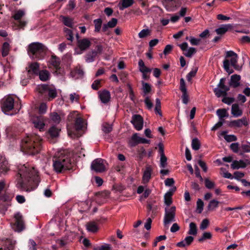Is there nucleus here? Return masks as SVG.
Instances as JSON below:
<instances>
[{
  "label": "nucleus",
  "mask_w": 250,
  "mask_h": 250,
  "mask_svg": "<svg viewBox=\"0 0 250 250\" xmlns=\"http://www.w3.org/2000/svg\"><path fill=\"white\" fill-rule=\"evenodd\" d=\"M104 50V47L101 44H97L95 46V49L87 52L84 56L85 62H93L96 58L102 54Z\"/></svg>",
  "instance_id": "6e6552de"
},
{
  "label": "nucleus",
  "mask_w": 250,
  "mask_h": 250,
  "mask_svg": "<svg viewBox=\"0 0 250 250\" xmlns=\"http://www.w3.org/2000/svg\"><path fill=\"white\" fill-rule=\"evenodd\" d=\"M241 148L243 149V152L240 151L239 153L240 155H243L244 152H250V143H248L246 144H242Z\"/></svg>",
  "instance_id": "603ef678"
},
{
  "label": "nucleus",
  "mask_w": 250,
  "mask_h": 250,
  "mask_svg": "<svg viewBox=\"0 0 250 250\" xmlns=\"http://www.w3.org/2000/svg\"><path fill=\"white\" fill-rule=\"evenodd\" d=\"M93 250H111V248L110 245L104 244L100 247H94Z\"/></svg>",
  "instance_id": "338daca9"
},
{
  "label": "nucleus",
  "mask_w": 250,
  "mask_h": 250,
  "mask_svg": "<svg viewBox=\"0 0 250 250\" xmlns=\"http://www.w3.org/2000/svg\"><path fill=\"white\" fill-rule=\"evenodd\" d=\"M25 15V12L24 10L20 9L19 10H17L15 12L14 15H13V17L14 19V20L16 21H18L19 26L21 27H24L26 24V22L24 21H22L21 20V18L24 16Z\"/></svg>",
  "instance_id": "aec40b11"
},
{
  "label": "nucleus",
  "mask_w": 250,
  "mask_h": 250,
  "mask_svg": "<svg viewBox=\"0 0 250 250\" xmlns=\"http://www.w3.org/2000/svg\"><path fill=\"white\" fill-rule=\"evenodd\" d=\"M91 42L87 38L78 39L77 46L80 49V52L78 54H82L83 51L86 50L91 46Z\"/></svg>",
  "instance_id": "dca6fc26"
},
{
  "label": "nucleus",
  "mask_w": 250,
  "mask_h": 250,
  "mask_svg": "<svg viewBox=\"0 0 250 250\" xmlns=\"http://www.w3.org/2000/svg\"><path fill=\"white\" fill-rule=\"evenodd\" d=\"M243 125H245V126L248 125V122H247L246 118H243L240 119H238L236 120H233V121H230L229 124V126L231 127H240Z\"/></svg>",
  "instance_id": "412c9836"
},
{
  "label": "nucleus",
  "mask_w": 250,
  "mask_h": 250,
  "mask_svg": "<svg viewBox=\"0 0 250 250\" xmlns=\"http://www.w3.org/2000/svg\"><path fill=\"white\" fill-rule=\"evenodd\" d=\"M200 143L199 140L195 138L192 140L191 146L193 150H198L200 148Z\"/></svg>",
  "instance_id": "de8ad7c7"
},
{
  "label": "nucleus",
  "mask_w": 250,
  "mask_h": 250,
  "mask_svg": "<svg viewBox=\"0 0 250 250\" xmlns=\"http://www.w3.org/2000/svg\"><path fill=\"white\" fill-rule=\"evenodd\" d=\"M17 181L18 188L29 192L38 187L40 178L38 171L34 167L24 165L18 168Z\"/></svg>",
  "instance_id": "f257e3e1"
},
{
  "label": "nucleus",
  "mask_w": 250,
  "mask_h": 250,
  "mask_svg": "<svg viewBox=\"0 0 250 250\" xmlns=\"http://www.w3.org/2000/svg\"><path fill=\"white\" fill-rule=\"evenodd\" d=\"M241 77L240 75L234 74L231 76L230 80L229 83L230 86H232L234 88H236L240 85V80Z\"/></svg>",
  "instance_id": "393cba45"
},
{
  "label": "nucleus",
  "mask_w": 250,
  "mask_h": 250,
  "mask_svg": "<svg viewBox=\"0 0 250 250\" xmlns=\"http://www.w3.org/2000/svg\"><path fill=\"white\" fill-rule=\"evenodd\" d=\"M102 80H96L91 85V87L95 90H98L101 85Z\"/></svg>",
  "instance_id": "052dcab7"
},
{
  "label": "nucleus",
  "mask_w": 250,
  "mask_h": 250,
  "mask_svg": "<svg viewBox=\"0 0 250 250\" xmlns=\"http://www.w3.org/2000/svg\"><path fill=\"white\" fill-rule=\"evenodd\" d=\"M193 237L188 236L185 238L184 240L177 243L176 246L178 247L184 248L186 247V246H189L193 242Z\"/></svg>",
  "instance_id": "a878e982"
},
{
  "label": "nucleus",
  "mask_w": 250,
  "mask_h": 250,
  "mask_svg": "<svg viewBox=\"0 0 250 250\" xmlns=\"http://www.w3.org/2000/svg\"><path fill=\"white\" fill-rule=\"evenodd\" d=\"M165 215L164 217V224L166 226L171 222L175 221L176 214V208L172 206L170 208H166L165 209Z\"/></svg>",
  "instance_id": "9b49d317"
},
{
  "label": "nucleus",
  "mask_w": 250,
  "mask_h": 250,
  "mask_svg": "<svg viewBox=\"0 0 250 250\" xmlns=\"http://www.w3.org/2000/svg\"><path fill=\"white\" fill-rule=\"evenodd\" d=\"M5 243V245L3 246V248L1 247L0 250H12L14 249V244L10 239H6Z\"/></svg>",
  "instance_id": "a19ab883"
},
{
  "label": "nucleus",
  "mask_w": 250,
  "mask_h": 250,
  "mask_svg": "<svg viewBox=\"0 0 250 250\" xmlns=\"http://www.w3.org/2000/svg\"><path fill=\"white\" fill-rule=\"evenodd\" d=\"M104 160L98 158L94 160L91 163V169L97 172H102L105 170Z\"/></svg>",
  "instance_id": "4468645a"
},
{
  "label": "nucleus",
  "mask_w": 250,
  "mask_h": 250,
  "mask_svg": "<svg viewBox=\"0 0 250 250\" xmlns=\"http://www.w3.org/2000/svg\"><path fill=\"white\" fill-rule=\"evenodd\" d=\"M224 98L222 99V101L224 103H225L227 104H230L232 103H233L235 101L234 98L232 97H227L226 96H223Z\"/></svg>",
  "instance_id": "774afa93"
},
{
  "label": "nucleus",
  "mask_w": 250,
  "mask_h": 250,
  "mask_svg": "<svg viewBox=\"0 0 250 250\" xmlns=\"http://www.w3.org/2000/svg\"><path fill=\"white\" fill-rule=\"evenodd\" d=\"M146 154V151L143 147H142L138 151V155L137 157L139 160H142L144 156Z\"/></svg>",
  "instance_id": "0e129e2a"
},
{
  "label": "nucleus",
  "mask_w": 250,
  "mask_h": 250,
  "mask_svg": "<svg viewBox=\"0 0 250 250\" xmlns=\"http://www.w3.org/2000/svg\"><path fill=\"white\" fill-rule=\"evenodd\" d=\"M212 237V234L209 232H205L203 233L202 237L198 239L199 242H202L207 239H210Z\"/></svg>",
  "instance_id": "8fccbe9b"
},
{
  "label": "nucleus",
  "mask_w": 250,
  "mask_h": 250,
  "mask_svg": "<svg viewBox=\"0 0 250 250\" xmlns=\"http://www.w3.org/2000/svg\"><path fill=\"white\" fill-rule=\"evenodd\" d=\"M126 86L127 87L128 90L129 92L130 99L131 100V101L134 102L135 99V94H134V91L133 90V89L132 88V86H131V84L129 83H127L126 84Z\"/></svg>",
  "instance_id": "3c124183"
},
{
  "label": "nucleus",
  "mask_w": 250,
  "mask_h": 250,
  "mask_svg": "<svg viewBox=\"0 0 250 250\" xmlns=\"http://www.w3.org/2000/svg\"><path fill=\"white\" fill-rule=\"evenodd\" d=\"M239 148L238 143H232L230 146V149L235 153H239Z\"/></svg>",
  "instance_id": "bf43d9fd"
},
{
  "label": "nucleus",
  "mask_w": 250,
  "mask_h": 250,
  "mask_svg": "<svg viewBox=\"0 0 250 250\" xmlns=\"http://www.w3.org/2000/svg\"><path fill=\"white\" fill-rule=\"evenodd\" d=\"M150 33V31L148 29L142 30L138 34L140 38L142 39L146 37Z\"/></svg>",
  "instance_id": "4d7b16f0"
},
{
  "label": "nucleus",
  "mask_w": 250,
  "mask_h": 250,
  "mask_svg": "<svg viewBox=\"0 0 250 250\" xmlns=\"http://www.w3.org/2000/svg\"><path fill=\"white\" fill-rule=\"evenodd\" d=\"M172 194L171 192H167L164 196L165 204L169 206L172 204Z\"/></svg>",
  "instance_id": "37998d69"
},
{
  "label": "nucleus",
  "mask_w": 250,
  "mask_h": 250,
  "mask_svg": "<svg viewBox=\"0 0 250 250\" xmlns=\"http://www.w3.org/2000/svg\"><path fill=\"white\" fill-rule=\"evenodd\" d=\"M83 121L81 117H76L75 120V127L78 130H81L83 127Z\"/></svg>",
  "instance_id": "e433bc0d"
},
{
  "label": "nucleus",
  "mask_w": 250,
  "mask_h": 250,
  "mask_svg": "<svg viewBox=\"0 0 250 250\" xmlns=\"http://www.w3.org/2000/svg\"><path fill=\"white\" fill-rule=\"evenodd\" d=\"M198 68L195 67L194 69H192L187 75V79L188 82H190L191 79L194 77L197 72Z\"/></svg>",
  "instance_id": "864d4df0"
},
{
  "label": "nucleus",
  "mask_w": 250,
  "mask_h": 250,
  "mask_svg": "<svg viewBox=\"0 0 250 250\" xmlns=\"http://www.w3.org/2000/svg\"><path fill=\"white\" fill-rule=\"evenodd\" d=\"M151 177V171L149 168H147L145 171L143 175V180L146 182H148Z\"/></svg>",
  "instance_id": "680f3d73"
},
{
  "label": "nucleus",
  "mask_w": 250,
  "mask_h": 250,
  "mask_svg": "<svg viewBox=\"0 0 250 250\" xmlns=\"http://www.w3.org/2000/svg\"><path fill=\"white\" fill-rule=\"evenodd\" d=\"M204 202L203 201L200 199H198L197 201V211L199 213H201L203 210L204 208Z\"/></svg>",
  "instance_id": "6e6d98bb"
},
{
  "label": "nucleus",
  "mask_w": 250,
  "mask_h": 250,
  "mask_svg": "<svg viewBox=\"0 0 250 250\" xmlns=\"http://www.w3.org/2000/svg\"><path fill=\"white\" fill-rule=\"evenodd\" d=\"M231 112L235 117H240L243 114L242 110L239 108V105L237 104H234L232 105Z\"/></svg>",
  "instance_id": "cd10ccee"
},
{
  "label": "nucleus",
  "mask_w": 250,
  "mask_h": 250,
  "mask_svg": "<svg viewBox=\"0 0 250 250\" xmlns=\"http://www.w3.org/2000/svg\"><path fill=\"white\" fill-rule=\"evenodd\" d=\"M40 79L42 81H46L50 77L49 72L46 70L40 71L38 73Z\"/></svg>",
  "instance_id": "473e14b6"
},
{
  "label": "nucleus",
  "mask_w": 250,
  "mask_h": 250,
  "mask_svg": "<svg viewBox=\"0 0 250 250\" xmlns=\"http://www.w3.org/2000/svg\"><path fill=\"white\" fill-rule=\"evenodd\" d=\"M245 167L246 165L244 164V161L242 160L239 161L234 160L231 165V168L233 169H238L240 168Z\"/></svg>",
  "instance_id": "c85d7f7f"
},
{
  "label": "nucleus",
  "mask_w": 250,
  "mask_h": 250,
  "mask_svg": "<svg viewBox=\"0 0 250 250\" xmlns=\"http://www.w3.org/2000/svg\"><path fill=\"white\" fill-rule=\"evenodd\" d=\"M150 141L138 136L137 133H134L129 141L131 147H134L139 144H149Z\"/></svg>",
  "instance_id": "2eb2a0df"
},
{
  "label": "nucleus",
  "mask_w": 250,
  "mask_h": 250,
  "mask_svg": "<svg viewBox=\"0 0 250 250\" xmlns=\"http://www.w3.org/2000/svg\"><path fill=\"white\" fill-rule=\"evenodd\" d=\"M196 52V50L194 47H190L188 52L186 53H184V54L187 57L191 58L192 55Z\"/></svg>",
  "instance_id": "69168bd1"
},
{
  "label": "nucleus",
  "mask_w": 250,
  "mask_h": 250,
  "mask_svg": "<svg viewBox=\"0 0 250 250\" xmlns=\"http://www.w3.org/2000/svg\"><path fill=\"white\" fill-rule=\"evenodd\" d=\"M231 27V25L230 24L223 25L220 27L216 29L215 32L218 35H223L228 31L229 28Z\"/></svg>",
  "instance_id": "c756f323"
},
{
  "label": "nucleus",
  "mask_w": 250,
  "mask_h": 250,
  "mask_svg": "<svg viewBox=\"0 0 250 250\" xmlns=\"http://www.w3.org/2000/svg\"><path fill=\"white\" fill-rule=\"evenodd\" d=\"M93 22L95 26L94 31L95 32H99L102 25V19L100 18L95 19L94 20Z\"/></svg>",
  "instance_id": "ea45409f"
},
{
  "label": "nucleus",
  "mask_w": 250,
  "mask_h": 250,
  "mask_svg": "<svg viewBox=\"0 0 250 250\" xmlns=\"http://www.w3.org/2000/svg\"><path fill=\"white\" fill-rule=\"evenodd\" d=\"M37 90L45 100L52 101L57 96L56 87L52 84H42L37 86Z\"/></svg>",
  "instance_id": "39448f33"
},
{
  "label": "nucleus",
  "mask_w": 250,
  "mask_h": 250,
  "mask_svg": "<svg viewBox=\"0 0 250 250\" xmlns=\"http://www.w3.org/2000/svg\"><path fill=\"white\" fill-rule=\"evenodd\" d=\"M62 22L66 26L72 28L73 26V20L69 17L61 16Z\"/></svg>",
  "instance_id": "72a5a7b5"
},
{
  "label": "nucleus",
  "mask_w": 250,
  "mask_h": 250,
  "mask_svg": "<svg viewBox=\"0 0 250 250\" xmlns=\"http://www.w3.org/2000/svg\"><path fill=\"white\" fill-rule=\"evenodd\" d=\"M63 30L66 39L72 42L74 39L73 34L72 30L67 28H64Z\"/></svg>",
  "instance_id": "79ce46f5"
},
{
  "label": "nucleus",
  "mask_w": 250,
  "mask_h": 250,
  "mask_svg": "<svg viewBox=\"0 0 250 250\" xmlns=\"http://www.w3.org/2000/svg\"><path fill=\"white\" fill-rule=\"evenodd\" d=\"M138 65L140 71L143 73H148L151 71V69L147 67L142 59L139 60Z\"/></svg>",
  "instance_id": "7c9ffc66"
},
{
  "label": "nucleus",
  "mask_w": 250,
  "mask_h": 250,
  "mask_svg": "<svg viewBox=\"0 0 250 250\" xmlns=\"http://www.w3.org/2000/svg\"><path fill=\"white\" fill-rule=\"evenodd\" d=\"M216 113L219 117L220 120L223 121H224V118L225 117H228L229 116L227 111L225 108L217 109L216 111Z\"/></svg>",
  "instance_id": "f704fd0d"
},
{
  "label": "nucleus",
  "mask_w": 250,
  "mask_h": 250,
  "mask_svg": "<svg viewBox=\"0 0 250 250\" xmlns=\"http://www.w3.org/2000/svg\"><path fill=\"white\" fill-rule=\"evenodd\" d=\"M106 220L105 218H101L99 219L87 222L86 225L87 231L93 233H97L99 230V225L104 223Z\"/></svg>",
  "instance_id": "f8f14e48"
},
{
  "label": "nucleus",
  "mask_w": 250,
  "mask_h": 250,
  "mask_svg": "<svg viewBox=\"0 0 250 250\" xmlns=\"http://www.w3.org/2000/svg\"><path fill=\"white\" fill-rule=\"evenodd\" d=\"M50 118L51 120L55 123L58 124L61 121V117L60 115L56 112H53L50 114Z\"/></svg>",
  "instance_id": "09e8293b"
},
{
  "label": "nucleus",
  "mask_w": 250,
  "mask_h": 250,
  "mask_svg": "<svg viewBox=\"0 0 250 250\" xmlns=\"http://www.w3.org/2000/svg\"><path fill=\"white\" fill-rule=\"evenodd\" d=\"M47 108V107L46 104L44 103H41L38 108L39 115H42L46 113Z\"/></svg>",
  "instance_id": "13d9d810"
},
{
  "label": "nucleus",
  "mask_w": 250,
  "mask_h": 250,
  "mask_svg": "<svg viewBox=\"0 0 250 250\" xmlns=\"http://www.w3.org/2000/svg\"><path fill=\"white\" fill-rule=\"evenodd\" d=\"M46 120V118L42 115H33L31 119L34 126L41 132L45 130Z\"/></svg>",
  "instance_id": "9d476101"
},
{
  "label": "nucleus",
  "mask_w": 250,
  "mask_h": 250,
  "mask_svg": "<svg viewBox=\"0 0 250 250\" xmlns=\"http://www.w3.org/2000/svg\"><path fill=\"white\" fill-rule=\"evenodd\" d=\"M155 111L156 114H158L160 116H162V113L161 111V101L158 98L156 99Z\"/></svg>",
  "instance_id": "5fc2aeb1"
},
{
  "label": "nucleus",
  "mask_w": 250,
  "mask_h": 250,
  "mask_svg": "<svg viewBox=\"0 0 250 250\" xmlns=\"http://www.w3.org/2000/svg\"><path fill=\"white\" fill-rule=\"evenodd\" d=\"M197 233L196 225L195 223L191 222L189 224V229L188 234L189 235H196Z\"/></svg>",
  "instance_id": "4c0bfd02"
},
{
  "label": "nucleus",
  "mask_w": 250,
  "mask_h": 250,
  "mask_svg": "<svg viewBox=\"0 0 250 250\" xmlns=\"http://www.w3.org/2000/svg\"><path fill=\"white\" fill-rule=\"evenodd\" d=\"M205 184L206 187L208 189H212L215 186V183L211 181L208 178H206L205 180Z\"/></svg>",
  "instance_id": "e2e57ef3"
},
{
  "label": "nucleus",
  "mask_w": 250,
  "mask_h": 250,
  "mask_svg": "<svg viewBox=\"0 0 250 250\" xmlns=\"http://www.w3.org/2000/svg\"><path fill=\"white\" fill-rule=\"evenodd\" d=\"M42 138L36 134H31L24 138L21 142V151L30 155L39 153L42 148Z\"/></svg>",
  "instance_id": "f03ea898"
},
{
  "label": "nucleus",
  "mask_w": 250,
  "mask_h": 250,
  "mask_svg": "<svg viewBox=\"0 0 250 250\" xmlns=\"http://www.w3.org/2000/svg\"><path fill=\"white\" fill-rule=\"evenodd\" d=\"M13 197L12 194L5 192L0 196V202H2L7 205H10V202Z\"/></svg>",
  "instance_id": "bb28decb"
},
{
  "label": "nucleus",
  "mask_w": 250,
  "mask_h": 250,
  "mask_svg": "<svg viewBox=\"0 0 250 250\" xmlns=\"http://www.w3.org/2000/svg\"><path fill=\"white\" fill-rule=\"evenodd\" d=\"M142 85H143V92L144 93V95L143 96H145L147 94H148L149 93H150L151 91V86L150 84L145 83L144 82H142Z\"/></svg>",
  "instance_id": "58836bf2"
},
{
  "label": "nucleus",
  "mask_w": 250,
  "mask_h": 250,
  "mask_svg": "<svg viewBox=\"0 0 250 250\" xmlns=\"http://www.w3.org/2000/svg\"><path fill=\"white\" fill-rule=\"evenodd\" d=\"M14 100L11 96L4 97L1 101L0 107L2 111L5 114H14Z\"/></svg>",
  "instance_id": "0eeeda50"
},
{
  "label": "nucleus",
  "mask_w": 250,
  "mask_h": 250,
  "mask_svg": "<svg viewBox=\"0 0 250 250\" xmlns=\"http://www.w3.org/2000/svg\"><path fill=\"white\" fill-rule=\"evenodd\" d=\"M226 58L231 57L230 60L225 59L223 61V67L225 71L229 74L233 72L232 69H229L230 63L231 65L236 69H238V66L237 65L238 55L233 51H228L226 52Z\"/></svg>",
  "instance_id": "423d86ee"
},
{
  "label": "nucleus",
  "mask_w": 250,
  "mask_h": 250,
  "mask_svg": "<svg viewBox=\"0 0 250 250\" xmlns=\"http://www.w3.org/2000/svg\"><path fill=\"white\" fill-rule=\"evenodd\" d=\"M83 74L84 72L80 66L76 67L70 72L71 76L75 79L83 78Z\"/></svg>",
  "instance_id": "4be33fe9"
},
{
  "label": "nucleus",
  "mask_w": 250,
  "mask_h": 250,
  "mask_svg": "<svg viewBox=\"0 0 250 250\" xmlns=\"http://www.w3.org/2000/svg\"><path fill=\"white\" fill-rule=\"evenodd\" d=\"M53 167L54 170L59 173L69 169L71 167L70 159L67 155L62 153L59 156L54 157L53 159Z\"/></svg>",
  "instance_id": "20e7f679"
},
{
  "label": "nucleus",
  "mask_w": 250,
  "mask_h": 250,
  "mask_svg": "<svg viewBox=\"0 0 250 250\" xmlns=\"http://www.w3.org/2000/svg\"><path fill=\"white\" fill-rule=\"evenodd\" d=\"M226 79L222 78L217 85V87L214 88L213 92L217 97L227 96V92L229 90V87L225 84Z\"/></svg>",
  "instance_id": "1a4fd4ad"
},
{
  "label": "nucleus",
  "mask_w": 250,
  "mask_h": 250,
  "mask_svg": "<svg viewBox=\"0 0 250 250\" xmlns=\"http://www.w3.org/2000/svg\"><path fill=\"white\" fill-rule=\"evenodd\" d=\"M39 63L37 62L31 63L29 66V69L28 70V74L29 75L34 74L38 76L40 72L39 70Z\"/></svg>",
  "instance_id": "5701e85b"
},
{
  "label": "nucleus",
  "mask_w": 250,
  "mask_h": 250,
  "mask_svg": "<svg viewBox=\"0 0 250 250\" xmlns=\"http://www.w3.org/2000/svg\"><path fill=\"white\" fill-rule=\"evenodd\" d=\"M9 51V44L7 42H4L2 47V55L3 57H6L8 55Z\"/></svg>",
  "instance_id": "a18cd8bd"
},
{
  "label": "nucleus",
  "mask_w": 250,
  "mask_h": 250,
  "mask_svg": "<svg viewBox=\"0 0 250 250\" xmlns=\"http://www.w3.org/2000/svg\"><path fill=\"white\" fill-rule=\"evenodd\" d=\"M47 47L42 43L34 42L29 44L27 51L28 55L32 59L42 60L46 55Z\"/></svg>",
  "instance_id": "7ed1b4c3"
},
{
  "label": "nucleus",
  "mask_w": 250,
  "mask_h": 250,
  "mask_svg": "<svg viewBox=\"0 0 250 250\" xmlns=\"http://www.w3.org/2000/svg\"><path fill=\"white\" fill-rule=\"evenodd\" d=\"M98 94L99 97L102 103L106 104L110 101L111 94L108 90L104 89L102 91H99Z\"/></svg>",
  "instance_id": "6ab92c4d"
},
{
  "label": "nucleus",
  "mask_w": 250,
  "mask_h": 250,
  "mask_svg": "<svg viewBox=\"0 0 250 250\" xmlns=\"http://www.w3.org/2000/svg\"><path fill=\"white\" fill-rule=\"evenodd\" d=\"M143 118L139 114L133 115L131 123L133 125L135 128L137 130H140L143 126Z\"/></svg>",
  "instance_id": "f3484780"
},
{
  "label": "nucleus",
  "mask_w": 250,
  "mask_h": 250,
  "mask_svg": "<svg viewBox=\"0 0 250 250\" xmlns=\"http://www.w3.org/2000/svg\"><path fill=\"white\" fill-rule=\"evenodd\" d=\"M227 131H223L221 132V135L224 137V138L228 142L236 141L237 140V137L234 135H227Z\"/></svg>",
  "instance_id": "2f4dec72"
},
{
  "label": "nucleus",
  "mask_w": 250,
  "mask_h": 250,
  "mask_svg": "<svg viewBox=\"0 0 250 250\" xmlns=\"http://www.w3.org/2000/svg\"><path fill=\"white\" fill-rule=\"evenodd\" d=\"M60 130V129L55 125H53L48 130L47 134L49 136V137H50L51 139L56 138L59 136Z\"/></svg>",
  "instance_id": "b1692460"
},
{
  "label": "nucleus",
  "mask_w": 250,
  "mask_h": 250,
  "mask_svg": "<svg viewBox=\"0 0 250 250\" xmlns=\"http://www.w3.org/2000/svg\"><path fill=\"white\" fill-rule=\"evenodd\" d=\"M14 218L15 223L12 228L16 231L21 232L25 229L23 217L20 213L18 212L15 214Z\"/></svg>",
  "instance_id": "ddd939ff"
},
{
  "label": "nucleus",
  "mask_w": 250,
  "mask_h": 250,
  "mask_svg": "<svg viewBox=\"0 0 250 250\" xmlns=\"http://www.w3.org/2000/svg\"><path fill=\"white\" fill-rule=\"evenodd\" d=\"M51 64L57 70L60 69V61L56 56H52Z\"/></svg>",
  "instance_id": "c03bdc74"
},
{
  "label": "nucleus",
  "mask_w": 250,
  "mask_h": 250,
  "mask_svg": "<svg viewBox=\"0 0 250 250\" xmlns=\"http://www.w3.org/2000/svg\"><path fill=\"white\" fill-rule=\"evenodd\" d=\"M133 3V0H122L121 5L119 6V9L120 10H123L125 8L131 6Z\"/></svg>",
  "instance_id": "c9c22d12"
},
{
  "label": "nucleus",
  "mask_w": 250,
  "mask_h": 250,
  "mask_svg": "<svg viewBox=\"0 0 250 250\" xmlns=\"http://www.w3.org/2000/svg\"><path fill=\"white\" fill-rule=\"evenodd\" d=\"M219 202L214 199L211 200L208 206V210H213L215 208L218 207Z\"/></svg>",
  "instance_id": "49530a36"
},
{
  "label": "nucleus",
  "mask_w": 250,
  "mask_h": 250,
  "mask_svg": "<svg viewBox=\"0 0 250 250\" xmlns=\"http://www.w3.org/2000/svg\"><path fill=\"white\" fill-rule=\"evenodd\" d=\"M10 170V166L5 157L0 155V175L6 174Z\"/></svg>",
  "instance_id": "a211bd4d"
}]
</instances>
